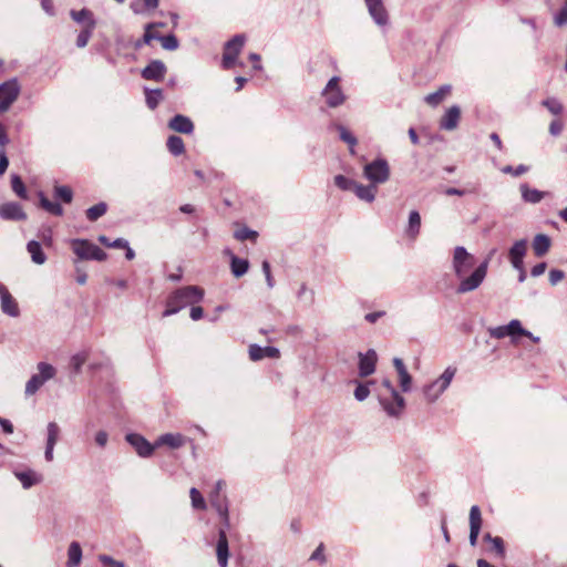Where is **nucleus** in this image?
Returning <instances> with one entry per match:
<instances>
[{
  "mask_svg": "<svg viewBox=\"0 0 567 567\" xmlns=\"http://www.w3.org/2000/svg\"><path fill=\"white\" fill-rule=\"evenodd\" d=\"M489 260L491 257L485 258L474 268L472 274L467 276V272L475 266V258L465 247H455L452 257V269L460 281L456 292L463 295L476 290L487 275Z\"/></svg>",
  "mask_w": 567,
  "mask_h": 567,
  "instance_id": "nucleus-1",
  "label": "nucleus"
},
{
  "mask_svg": "<svg viewBox=\"0 0 567 567\" xmlns=\"http://www.w3.org/2000/svg\"><path fill=\"white\" fill-rule=\"evenodd\" d=\"M377 398L388 416L399 419L402 415L405 409V399L394 388L390 379L382 380Z\"/></svg>",
  "mask_w": 567,
  "mask_h": 567,
  "instance_id": "nucleus-2",
  "label": "nucleus"
},
{
  "mask_svg": "<svg viewBox=\"0 0 567 567\" xmlns=\"http://www.w3.org/2000/svg\"><path fill=\"white\" fill-rule=\"evenodd\" d=\"M204 297V290L197 286H186L176 289L169 295L166 301V309L163 312L164 317L177 313L187 306H193L199 302Z\"/></svg>",
  "mask_w": 567,
  "mask_h": 567,
  "instance_id": "nucleus-3",
  "label": "nucleus"
},
{
  "mask_svg": "<svg viewBox=\"0 0 567 567\" xmlns=\"http://www.w3.org/2000/svg\"><path fill=\"white\" fill-rule=\"evenodd\" d=\"M456 368L447 367L433 382L423 388V395L429 403L435 402L450 386L455 377Z\"/></svg>",
  "mask_w": 567,
  "mask_h": 567,
  "instance_id": "nucleus-4",
  "label": "nucleus"
},
{
  "mask_svg": "<svg viewBox=\"0 0 567 567\" xmlns=\"http://www.w3.org/2000/svg\"><path fill=\"white\" fill-rule=\"evenodd\" d=\"M71 246L73 252L82 260H97L103 261L106 259V254L96 245L87 239H72Z\"/></svg>",
  "mask_w": 567,
  "mask_h": 567,
  "instance_id": "nucleus-5",
  "label": "nucleus"
},
{
  "mask_svg": "<svg viewBox=\"0 0 567 567\" xmlns=\"http://www.w3.org/2000/svg\"><path fill=\"white\" fill-rule=\"evenodd\" d=\"M38 373L33 374L25 384V395H33L49 380L55 377V368L47 362L37 365Z\"/></svg>",
  "mask_w": 567,
  "mask_h": 567,
  "instance_id": "nucleus-6",
  "label": "nucleus"
},
{
  "mask_svg": "<svg viewBox=\"0 0 567 567\" xmlns=\"http://www.w3.org/2000/svg\"><path fill=\"white\" fill-rule=\"evenodd\" d=\"M363 176L373 185L384 184L390 178V166L386 159L377 158L363 167Z\"/></svg>",
  "mask_w": 567,
  "mask_h": 567,
  "instance_id": "nucleus-7",
  "label": "nucleus"
},
{
  "mask_svg": "<svg viewBox=\"0 0 567 567\" xmlns=\"http://www.w3.org/2000/svg\"><path fill=\"white\" fill-rule=\"evenodd\" d=\"M324 103L329 107H338L346 101V95L340 86V78L332 76L321 92Z\"/></svg>",
  "mask_w": 567,
  "mask_h": 567,
  "instance_id": "nucleus-8",
  "label": "nucleus"
},
{
  "mask_svg": "<svg viewBox=\"0 0 567 567\" xmlns=\"http://www.w3.org/2000/svg\"><path fill=\"white\" fill-rule=\"evenodd\" d=\"M246 38L244 34H236L233 39L225 43V52L223 54L221 65L225 70L231 69L237 60L238 54L244 48Z\"/></svg>",
  "mask_w": 567,
  "mask_h": 567,
  "instance_id": "nucleus-9",
  "label": "nucleus"
},
{
  "mask_svg": "<svg viewBox=\"0 0 567 567\" xmlns=\"http://www.w3.org/2000/svg\"><path fill=\"white\" fill-rule=\"evenodd\" d=\"M20 93V85L16 79L0 84V114L7 112L17 101Z\"/></svg>",
  "mask_w": 567,
  "mask_h": 567,
  "instance_id": "nucleus-10",
  "label": "nucleus"
},
{
  "mask_svg": "<svg viewBox=\"0 0 567 567\" xmlns=\"http://www.w3.org/2000/svg\"><path fill=\"white\" fill-rule=\"evenodd\" d=\"M369 16L379 28L389 25L390 16L383 0H364Z\"/></svg>",
  "mask_w": 567,
  "mask_h": 567,
  "instance_id": "nucleus-11",
  "label": "nucleus"
},
{
  "mask_svg": "<svg viewBox=\"0 0 567 567\" xmlns=\"http://www.w3.org/2000/svg\"><path fill=\"white\" fill-rule=\"evenodd\" d=\"M125 439L141 457H150L156 447L155 444H151L144 436L137 433H130Z\"/></svg>",
  "mask_w": 567,
  "mask_h": 567,
  "instance_id": "nucleus-12",
  "label": "nucleus"
},
{
  "mask_svg": "<svg viewBox=\"0 0 567 567\" xmlns=\"http://www.w3.org/2000/svg\"><path fill=\"white\" fill-rule=\"evenodd\" d=\"M359 375L361 378L369 377L374 373L377 362H378V354L375 350L369 349L367 352L362 353L359 352Z\"/></svg>",
  "mask_w": 567,
  "mask_h": 567,
  "instance_id": "nucleus-13",
  "label": "nucleus"
},
{
  "mask_svg": "<svg viewBox=\"0 0 567 567\" xmlns=\"http://www.w3.org/2000/svg\"><path fill=\"white\" fill-rule=\"evenodd\" d=\"M0 306L1 311L12 318L20 315V309L17 300L12 297L8 288L0 282Z\"/></svg>",
  "mask_w": 567,
  "mask_h": 567,
  "instance_id": "nucleus-14",
  "label": "nucleus"
},
{
  "mask_svg": "<svg viewBox=\"0 0 567 567\" xmlns=\"http://www.w3.org/2000/svg\"><path fill=\"white\" fill-rule=\"evenodd\" d=\"M167 68L161 60H153L142 70V78L145 80L162 81L165 78Z\"/></svg>",
  "mask_w": 567,
  "mask_h": 567,
  "instance_id": "nucleus-15",
  "label": "nucleus"
},
{
  "mask_svg": "<svg viewBox=\"0 0 567 567\" xmlns=\"http://www.w3.org/2000/svg\"><path fill=\"white\" fill-rule=\"evenodd\" d=\"M216 555L219 567H227L229 558V546L225 528H219L218 530Z\"/></svg>",
  "mask_w": 567,
  "mask_h": 567,
  "instance_id": "nucleus-16",
  "label": "nucleus"
},
{
  "mask_svg": "<svg viewBox=\"0 0 567 567\" xmlns=\"http://www.w3.org/2000/svg\"><path fill=\"white\" fill-rule=\"evenodd\" d=\"M460 118L461 109L457 105H453L441 117L440 127L445 131H454L458 125Z\"/></svg>",
  "mask_w": 567,
  "mask_h": 567,
  "instance_id": "nucleus-17",
  "label": "nucleus"
},
{
  "mask_svg": "<svg viewBox=\"0 0 567 567\" xmlns=\"http://www.w3.org/2000/svg\"><path fill=\"white\" fill-rule=\"evenodd\" d=\"M168 128H171L174 132L182 133V134H192L194 131V123L188 116L177 114L173 116L168 124Z\"/></svg>",
  "mask_w": 567,
  "mask_h": 567,
  "instance_id": "nucleus-18",
  "label": "nucleus"
},
{
  "mask_svg": "<svg viewBox=\"0 0 567 567\" xmlns=\"http://www.w3.org/2000/svg\"><path fill=\"white\" fill-rule=\"evenodd\" d=\"M0 217L6 220H24L25 213L18 203H7L0 206Z\"/></svg>",
  "mask_w": 567,
  "mask_h": 567,
  "instance_id": "nucleus-19",
  "label": "nucleus"
},
{
  "mask_svg": "<svg viewBox=\"0 0 567 567\" xmlns=\"http://www.w3.org/2000/svg\"><path fill=\"white\" fill-rule=\"evenodd\" d=\"M279 355L280 351L275 347H260L258 344L249 347V358L251 361H259L264 358L277 359Z\"/></svg>",
  "mask_w": 567,
  "mask_h": 567,
  "instance_id": "nucleus-20",
  "label": "nucleus"
},
{
  "mask_svg": "<svg viewBox=\"0 0 567 567\" xmlns=\"http://www.w3.org/2000/svg\"><path fill=\"white\" fill-rule=\"evenodd\" d=\"M186 443V437L179 433H166L161 435L156 442L155 445L162 446L167 445L171 449H179Z\"/></svg>",
  "mask_w": 567,
  "mask_h": 567,
  "instance_id": "nucleus-21",
  "label": "nucleus"
},
{
  "mask_svg": "<svg viewBox=\"0 0 567 567\" xmlns=\"http://www.w3.org/2000/svg\"><path fill=\"white\" fill-rule=\"evenodd\" d=\"M14 476L20 481L23 488L28 489L42 481V476L32 470L17 471Z\"/></svg>",
  "mask_w": 567,
  "mask_h": 567,
  "instance_id": "nucleus-22",
  "label": "nucleus"
},
{
  "mask_svg": "<svg viewBox=\"0 0 567 567\" xmlns=\"http://www.w3.org/2000/svg\"><path fill=\"white\" fill-rule=\"evenodd\" d=\"M421 230V215L417 210H411L409 214V220L405 228L406 236L414 240Z\"/></svg>",
  "mask_w": 567,
  "mask_h": 567,
  "instance_id": "nucleus-23",
  "label": "nucleus"
},
{
  "mask_svg": "<svg viewBox=\"0 0 567 567\" xmlns=\"http://www.w3.org/2000/svg\"><path fill=\"white\" fill-rule=\"evenodd\" d=\"M70 16L76 23L83 24V28H95L96 25L93 13L87 9L71 10Z\"/></svg>",
  "mask_w": 567,
  "mask_h": 567,
  "instance_id": "nucleus-24",
  "label": "nucleus"
},
{
  "mask_svg": "<svg viewBox=\"0 0 567 567\" xmlns=\"http://www.w3.org/2000/svg\"><path fill=\"white\" fill-rule=\"evenodd\" d=\"M378 188L375 185H362L357 183L353 193L357 195V197L361 200H364L367 203H372L375 199Z\"/></svg>",
  "mask_w": 567,
  "mask_h": 567,
  "instance_id": "nucleus-25",
  "label": "nucleus"
},
{
  "mask_svg": "<svg viewBox=\"0 0 567 567\" xmlns=\"http://www.w3.org/2000/svg\"><path fill=\"white\" fill-rule=\"evenodd\" d=\"M519 190H520L523 200L526 203H529V204H537L546 196L545 192H540L538 189L530 188L527 184H522L519 186Z\"/></svg>",
  "mask_w": 567,
  "mask_h": 567,
  "instance_id": "nucleus-26",
  "label": "nucleus"
},
{
  "mask_svg": "<svg viewBox=\"0 0 567 567\" xmlns=\"http://www.w3.org/2000/svg\"><path fill=\"white\" fill-rule=\"evenodd\" d=\"M550 238L545 234H537L533 240L534 254L537 257L545 256L550 248Z\"/></svg>",
  "mask_w": 567,
  "mask_h": 567,
  "instance_id": "nucleus-27",
  "label": "nucleus"
},
{
  "mask_svg": "<svg viewBox=\"0 0 567 567\" xmlns=\"http://www.w3.org/2000/svg\"><path fill=\"white\" fill-rule=\"evenodd\" d=\"M210 504L216 509V512L218 513V515L220 516V518L223 520L221 528H225V530L228 529L230 527V522H229L228 505L226 504V499L225 498L217 499L213 496V497H210Z\"/></svg>",
  "mask_w": 567,
  "mask_h": 567,
  "instance_id": "nucleus-28",
  "label": "nucleus"
},
{
  "mask_svg": "<svg viewBox=\"0 0 567 567\" xmlns=\"http://www.w3.org/2000/svg\"><path fill=\"white\" fill-rule=\"evenodd\" d=\"M28 252L31 256V259L37 265H43L47 260V256L42 250V247L39 241L31 240L27 245Z\"/></svg>",
  "mask_w": 567,
  "mask_h": 567,
  "instance_id": "nucleus-29",
  "label": "nucleus"
},
{
  "mask_svg": "<svg viewBox=\"0 0 567 567\" xmlns=\"http://www.w3.org/2000/svg\"><path fill=\"white\" fill-rule=\"evenodd\" d=\"M249 269V261L231 255L230 270L236 278L243 277Z\"/></svg>",
  "mask_w": 567,
  "mask_h": 567,
  "instance_id": "nucleus-30",
  "label": "nucleus"
},
{
  "mask_svg": "<svg viewBox=\"0 0 567 567\" xmlns=\"http://www.w3.org/2000/svg\"><path fill=\"white\" fill-rule=\"evenodd\" d=\"M82 548L78 542H72L68 549V566L75 567L81 563Z\"/></svg>",
  "mask_w": 567,
  "mask_h": 567,
  "instance_id": "nucleus-31",
  "label": "nucleus"
},
{
  "mask_svg": "<svg viewBox=\"0 0 567 567\" xmlns=\"http://www.w3.org/2000/svg\"><path fill=\"white\" fill-rule=\"evenodd\" d=\"M298 300L306 307H311L315 303V291L306 284H301L297 291Z\"/></svg>",
  "mask_w": 567,
  "mask_h": 567,
  "instance_id": "nucleus-32",
  "label": "nucleus"
},
{
  "mask_svg": "<svg viewBox=\"0 0 567 567\" xmlns=\"http://www.w3.org/2000/svg\"><path fill=\"white\" fill-rule=\"evenodd\" d=\"M163 91L161 89H145L146 104L151 110H155L163 100Z\"/></svg>",
  "mask_w": 567,
  "mask_h": 567,
  "instance_id": "nucleus-33",
  "label": "nucleus"
},
{
  "mask_svg": "<svg viewBox=\"0 0 567 567\" xmlns=\"http://www.w3.org/2000/svg\"><path fill=\"white\" fill-rule=\"evenodd\" d=\"M166 146L174 156L182 155L185 152L184 141L177 135L169 136Z\"/></svg>",
  "mask_w": 567,
  "mask_h": 567,
  "instance_id": "nucleus-34",
  "label": "nucleus"
},
{
  "mask_svg": "<svg viewBox=\"0 0 567 567\" xmlns=\"http://www.w3.org/2000/svg\"><path fill=\"white\" fill-rule=\"evenodd\" d=\"M143 3L132 2L130 8L135 14H143L145 11H154L159 3V0H142Z\"/></svg>",
  "mask_w": 567,
  "mask_h": 567,
  "instance_id": "nucleus-35",
  "label": "nucleus"
},
{
  "mask_svg": "<svg viewBox=\"0 0 567 567\" xmlns=\"http://www.w3.org/2000/svg\"><path fill=\"white\" fill-rule=\"evenodd\" d=\"M39 197H40L41 207L43 209H45L47 212H49L50 214H52L54 216H61L63 214L62 206L58 203H53V202L49 200L42 192L39 193Z\"/></svg>",
  "mask_w": 567,
  "mask_h": 567,
  "instance_id": "nucleus-36",
  "label": "nucleus"
},
{
  "mask_svg": "<svg viewBox=\"0 0 567 567\" xmlns=\"http://www.w3.org/2000/svg\"><path fill=\"white\" fill-rule=\"evenodd\" d=\"M336 127L339 132L340 140L347 143L350 147V153L354 154V146L358 144L355 136L341 124L336 125Z\"/></svg>",
  "mask_w": 567,
  "mask_h": 567,
  "instance_id": "nucleus-37",
  "label": "nucleus"
},
{
  "mask_svg": "<svg viewBox=\"0 0 567 567\" xmlns=\"http://www.w3.org/2000/svg\"><path fill=\"white\" fill-rule=\"evenodd\" d=\"M527 251V240L520 239L514 243L508 251L509 258H524Z\"/></svg>",
  "mask_w": 567,
  "mask_h": 567,
  "instance_id": "nucleus-38",
  "label": "nucleus"
},
{
  "mask_svg": "<svg viewBox=\"0 0 567 567\" xmlns=\"http://www.w3.org/2000/svg\"><path fill=\"white\" fill-rule=\"evenodd\" d=\"M107 210V205L103 202L90 207L87 210H86V218L90 220V221H95L97 220L100 217H102Z\"/></svg>",
  "mask_w": 567,
  "mask_h": 567,
  "instance_id": "nucleus-39",
  "label": "nucleus"
},
{
  "mask_svg": "<svg viewBox=\"0 0 567 567\" xmlns=\"http://www.w3.org/2000/svg\"><path fill=\"white\" fill-rule=\"evenodd\" d=\"M60 426L55 422H49L47 425V444L54 445L60 437Z\"/></svg>",
  "mask_w": 567,
  "mask_h": 567,
  "instance_id": "nucleus-40",
  "label": "nucleus"
},
{
  "mask_svg": "<svg viewBox=\"0 0 567 567\" xmlns=\"http://www.w3.org/2000/svg\"><path fill=\"white\" fill-rule=\"evenodd\" d=\"M506 330H508V334L511 337H515V336H532V332L524 329L522 327V323L519 320L517 319H513L512 321H509L508 324H506Z\"/></svg>",
  "mask_w": 567,
  "mask_h": 567,
  "instance_id": "nucleus-41",
  "label": "nucleus"
},
{
  "mask_svg": "<svg viewBox=\"0 0 567 567\" xmlns=\"http://www.w3.org/2000/svg\"><path fill=\"white\" fill-rule=\"evenodd\" d=\"M542 105L545 106L553 115H559L564 111V105L556 97H548L544 100Z\"/></svg>",
  "mask_w": 567,
  "mask_h": 567,
  "instance_id": "nucleus-42",
  "label": "nucleus"
},
{
  "mask_svg": "<svg viewBox=\"0 0 567 567\" xmlns=\"http://www.w3.org/2000/svg\"><path fill=\"white\" fill-rule=\"evenodd\" d=\"M153 28H155V23H147L145 25V32L142 40H138L135 43L136 49H140L143 44H150L152 40H158V34L152 32Z\"/></svg>",
  "mask_w": 567,
  "mask_h": 567,
  "instance_id": "nucleus-43",
  "label": "nucleus"
},
{
  "mask_svg": "<svg viewBox=\"0 0 567 567\" xmlns=\"http://www.w3.org/2000/svg\"><path fill=\"white\" fill-rule=\"evenodd\" d=\"M54 195L56 198L64 203H71L73 198V192L69 186L58 185L54 187Z\"/></svg>",
  "mask_w": 567,
  "mask_h": 567,
  "instance_id": "nucleus-44",
  "label": "nucleus"
},
{
  "mask_svg": "<svg viewBox=\"0 0 567 567\" xmlns=\"http://www.w3.org/2000/svg\"><path fill=\"white\" fill-rule=\"evenodd\" d=\"M234 237L240 241L256 240L258 237V233L252 229H249L248 227H241L234 233Z\"/></svg>",
  "mask_w": 567,
  "mask_h": 567,
  "instance_id": "nucleus-45",
  "label": "nucleus"
},
{
  "mask_svg": "<svg viewBox=\"0 0 567 567\" xmlns=\"http://www.w3.org/2000/svg\"><path fill=\"white\" fill-rule=\"evenodd\" d=\"M189 496L192 499V506L195 509H200V511L206 509V502L197 488L192 487L189 491Z\"/></svg>",
  "mask_w": 567,
  "mask_h": 567,
  "instance_id": "nucleus-46",
  "label": "nucleus"
},
{
  "mask_svg": "<svg viewBox=\"0 0 567 567\" xmlns=\"http://www.w3.org/2000/svg\"><path fill=\"white\" fill-rule=\"evenodd\" d=\"M334 184L337 187H339L342 190H354V187L357 185V182L353 179H350L343 175H337L334 176Z\"/></svg>",
  "mask_w": 567,
  "mask_h": 567,
  "instance_id": "nucleus-47",
  "label": "nucleus"
},
{
  "mask_svg": "<svg viewBox=\"0 0 567 567\" xmlns=\"http://www.w3.org/2000/svg\"><path fill=\"white\" fill-rule=\"evenodd\" d=\"M11 186H12V190L22 199H25L27 198V189H25V186L21 179L20 176L18 175H12L11 176Z\"/></svg>",
  "mask_w": 567,
  "mask_h": 567,
  "instance_id": "nucleus-48",
  "label": "nucleus"
},
{
  "mask_svg": "<svg viewBox=\"0 0 567 567\" xmlns=\"http://www.w3.org/2000/svg\"><path fill=\"white\" fill-rule=\"evenodd\" d=\"M158 40L161 41V44H162L163 49H165V50L174 51L178 48V40L174 34H168V35H159L158 34Z\"/></svg>",
  "mask_w": 567,
  "mask_h": 567,
  "instance_id": "nucleus-49",
  "label": "nucleus"
},
{
  "mask_svg": "<svg viewBox=\"0 0 567 567\" xmlns=\"http://www.w3.org/2000/svg\"><path fill=\"white\" fill-rule=\"evenodd\" d=\"M374 381H370L368 383H358L355 390H354V398L359 401V402H362L364 401L369 395H370V389H369V385L370 384H373Z\"/></svg>",
  "mask_w": 567,
  "mask_h": 567,
  "instance_id": "nucleus-50",
  "label": "nucleus"
},
{
  "mask_svg": "<svg viewBox=\"0 0 567 567\" xmlns=\"http://www.w3.org/2000/svg\"><path fill=\"white\" fill-rule=\"evenodd\" d=\"M470 527H482V515L481 509L477 505H473L470 509Z\"/></svg>",
  "mask_w": 567,
  "mask_h": 567,
  "instance_id": "nucleus-51",
  "label": "nucleus"
},
{
  "mask_svg": "<svg viewBox=\"0 0 567 567\" xmlns=\"http://www.w3.org/2000/svg\"><path fill=\"white\" fill-rule=\"evenodd\" d=\"M95 28H83V30L79 33L76 39V47L84 48L87 45L90 38L92 37L93 30Z\"/></svg>",
  "mask_w": 567,
  "mask_h": 567,
  "instance_id": "nucleus-52",
  "label": "nucleus"
},
{
  "mask_svg": "<svg viewBox=\"0 0 567 567\" xmlns=\"http://www.w3.org/2000/svg\"><path fill=\"white\" fill-rule=\"evenodd\" d=\"M399 375V384L403 392H409L412 386V377L409 371L401 372Z\"/></svg>",
  "mask_w": 567,
  "mask_h": 567,
  "instance_id": "nucleus-53",
  "label": "nucleus"
},
{
  "mask_svg": "<svg viewBox=\"0 0 567 567\" xmlns=\"http://www.w3.org/2000/svg\"><path fill=\"white\" fill-rule=\"evenodd\" d=\"M527 171H528V166L523 165V164L518 165L515 168L511 165H506L502 168V172L504 174H511L513 176H520V175L525 174Z\"/></svg>",
  "mask_w": 567,
  "mask_h": 567,
  "instance_id": "nucleus-54",
  "label": "nucleus"
},
{
  "mask_svg": "<svg viewBox=\"0 0 567 567\" xmlns=\"http://www.w3.org/2000/svg\"><path fill=\"white\" fill-rule=\"evenodd\" d=\"M554 23L559 28L567 24V6H563L560 10L555 14Z\"/></svg>",
  "mask_w": 567,
  "mask_h": 567,
  "instance_id": "nucleus-55",
  "label": "nucleus"
},
{
  "mask_svg": "<svg viewBox=\"0 0 567 567\" xmlns=\"http://www.w3.org/2000/svg\"><path fill=\"white\" fill-rule=\"evenodd\" d=\"M261 269L266 278V282L269 289L275 287V280L271 275L270 264L267 260H264L261 264Z\"/></svg>",
  "mask_w": 567,
  "mask_h": 567,
  "instance_id": "nucleus-56",
  "label": "nucleus"
},
{
  "mask_svg": "<svg viewBox=\"0 0 567 567\" xmlns=\"http://www.w3.org/2000/svg\"><path fill=\"white\" fill-rule=\"evenodd\" d=\"M99 560L106 567H125V564L121 560H115L109 555H100Z\"/></svg>",
  "mask_w": 567,
  "mask_h": 567,
  "instance_id": "nucleus-57",
  "label": "nucleus"
},
{
  "mask_svg": "<svg viewBox=\"0 0 567 567\" xmlns=\"http://www.w3.org/2000/svg\"><path fill=\"white\" fill-rule=\"evenodd\" d=\"M86 361V355L83 353H78L71 358V367L78 373L81 371L82 365Z\"/></svg>",
  "mask_w": 567,
  "mask_h": 567,
  "instance_id": "nucleus-58",
  "label": "nucleus"
},
{
  "mask_svg": "<svg viewBox=\"0 0 567 567\" xmlns=\"http://www.w3.org/2000/svg\"><path fill=\"white\" fill-rule=\"evenodd\" d=\"M488 333L492 338H495V339H503L506 336H509L508 330H506V326H498V327L489 328Z\"/></svg>",
  "mask_w": 567,
  "mask_h": 567,
  "instance_id": "nucleus-59",
  "label": "nucleus"
},
{
  "mask_svg": "<svg viewBox=\"0 0 567 567\" xmlns=\"http://www.w3.org/2000/svg\"><path fill=\"white\" fill-rule=\"evenodd\" d=\"M310 560H317L321 564L326 563L324 545L322 543L319 544L315 551L311 554Z\"/></svg>",
  "mask_w": 567,
  "mask_h": 567,
  "instance_id": "nucleus-60",
  "label": "nucleus"
},
{
  "mask_svg": "<svg viewBox=\"0 0 567 567\" xmlns=\"http://www.w3.org/2000/svg\"><path fill=\"white\" fill-rule=\"evenodd\" d=\"M565 278V272L559 269H551L549 271V282L551 286H556Z\"/></svg>",
  "mask_w": 567,
  "mask_h": 567,
  "instance_id": "nucleus-61",
  "label": "nucleus"
},
{
  "mask_svg": "<svg viewBox=\"0 0 567 567\" xmlns=\"http://www.w3.org/2000/svg\"><path fill=\"white\" fill-rule=\"evenodd\" d=\"M564 124L560 120H553L549 124V133L553 136H558L563 132Z\"/></svg>",
  "mask_w": 567,
  "mask_h": 567,
  "instance_id": "nucleus-62",
  "label": "nucleus"
},
{
  "mask_svg": "<svg viewBox=\"0 0 567 567\" xmlns=\"http://www.w3.org/2000/svg\"><path fill=\"white\" fill-rule=\"evenodd\" d=\"M424 101L431 106H437L443 101V97L439 94L437 91H435L433 93L427 94L424 97Z\"/></svg>",
  "mask_w": 567,
  "mask_h": 567,
  "instance_id": "nucleus-63",
  "label": "nucleus"
},
{
  "mask_svg": "<svg viewBox=\"0 0 567 567\" xmlns=\"http://www.w3.org/2000/svg\"><path fill=\"white\" fill-rule=\"evenodd\" d=\"M493 548L497 553L499 557H504L505 555V547L504 542L501 537L496 536L494 539H492Z\"/></svg>",
  "mask_w": 567,
  "mask_h": 567,
  "instance_id": "nucleus-64",
  "label": "nucleus"
}]
</instances>
